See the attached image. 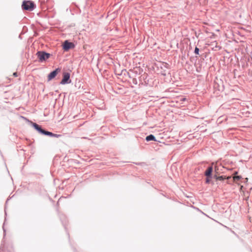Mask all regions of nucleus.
I'll use <instances>...</instances> for the list:
<instances>
[{
  "label": "nucleus",
  "instance_id": "obj_7",
  "mask_svg": "<svg viewBox=\"0 0 252 252\" xmlns=\"http://www.w3.org/2000/svg\"><path fill=\"white\" fill-rule=\"evenodd\" d=\"M61 71V67H57L51 71L47 75V81L49 82L54 79L58 73Z\"/></svg>",
  "mask_w": 252,
  "mask_h": 252
},
{
  "label": "nucleus",
  "instance_id": "obj_12",
  "mask_svg": "<svg viewBox=\"0 0 252 252\" xmlns=\"http://www.w3.org/2000/svg\"><path fill=\"white\" fill-rule=\"evenodd\" d=\"M145 140L147 142H150L151 141H157L156 137L152 134L147 135L145 138Z\"/></svg>",
  "mask_w": 252,
  "mask_h": 252
},
{
  "label": "nucleus",
  "instance_id": "obj_9",
  "mask_svg": "<svg viewBox=\"0 0 252 252\" xmlns=\"http://www.w3.org/2000/svg\"><path fill=\"white\" fill-rule=\"evenodd\" d=\"M215 174H214V179L215 181V184H217V185H219V181H224L225 179H226V177L224 176H223V175H218L217 174V169L215 167Z\"/></svg>",
  "mask_w": 252,
  "mask_h": 252
},
{
  "label": "nucleus",
  "instance_id": "obj_18",
  "mask_svg": "<svg viewBox=\"0 0 252 252\" xmlns=\"http://www.w3.org/2000/svg\"><path fill=\"white\" fill-rule=\"evenodd\" d=\"M123 72H126V69H124V70H123L122 71V73L121 74H118V75H121L122 74V73ZM127 73L128 74V73L127 72Z\"/></svg>",
  "mask_w": 252,
  "mask_h": 252
},
{
  "label": "nucleus",
  "instance_id": "obj_14",
  "mask_svg": "<svg viewBox=\"0 0 252 252\" xmlns=\"http://www.w3.org/2000/svg\"><path fill=\"white\" fill-rule=\"evenodd\" d=\"M199 51H200L198 47H195L194 50V53L195 55H199Z\"/></svg>",
  "mask_w": 252,
  "mask_h": 252
},
{
  "label": "nucleus",
  "instance_id": "obj_11",
  "mask_svg": "<svg viewBox=\"0 0 252 252\" xmlns=\"http://www.w3.org/2000/svg\"><path fill=\"white\" fill-rule=\"evenodd\" d=\"M60 218L63 226H64L65 229L66 230V225L67 223V219L65 216L63 214L60 215Z\"/></svg>",
  "mask_w": 252,
  "mask_h": 252
},
{
  "label": "nucleus",
  "instance_id": "obj_15",
  "mask_svg": "<svg viewBox=\"0 0 252 252\" xmlns=\"http://www.w3.org/2000/svg\"><path fill=\"white\" fill-rule=\"evenodd\" d=\"M53 135L52 137H55V138H59L62 136V135L61 134H58L56 133H53Z\"/></svg>",
  "mask_w": 252,
  "mask_h": 252
},
{
  "label": "nucleus",
  "instance_id": "obj_21",
  "mask_svg": "<svg viewBox=\"0 0 252 252\" xmlns=\"http://www.w3.org/2000/svg\"><path fill=\"white\" fill-rule=\"evenodd\" d=\"M4 211H5V215L6 216L7 214H6L5 210H4Z\"/></svg>",
  "mask_w": 252,
  "mask_h": 252
},
{
  "label": "nucleus",
  "instance_id": "obj_5",
  "mask_svg": "<svg viewBox=\"0 0 252 252\" xmlns=\"http://www.w3.org/2000/svg\"><path fill=\"white\" fill-rule=\"evenodd\" d=\"M71 83L70 79V73L68 72L64 71L63 73V78L60 82V84L66 85Z\"/></svg>",
  "mask_w": 252,
  "mask_h": 252
},
{
  "label": "nucleus",
  "instance_id": "obj_20",
  "mask_svg": "<svg viewBox=\"0 0 252 252\" xmlns=\"http://www.w3.org/2000/svg\"><path fill=\"white\" fill-rule=\"evenodd\" d=\"M143 163H142V162H134V164H135L136 165H141Z\"/></svg>",
  "mask_w": 252,
  "mask_h": 252
},
{
  "label": "nucleus",
  "instance_id": "obj_13",
  "mask_svg": "<svg viewBox=\"0 0 252 252\" xmlns=\"http://www.w3.org/2000/svg\"><path fill=\"white\" fill-rule=\"evenodd\" d=\"M44 135L52 137V135H53L52 132L48 131L46 129Z\"/></svg>",
  "mask_w": 252,
  "mask_h": 252
},
{
  "label": "nucleus",
  "instance_id": "obj_10",
  "mask_svg": "<svg viewBox=\"0 0 252 252\" xmlns=\"http://www.w3.org/2000/svg\"><path fill=\"white\" fill-rule=\"evenodd\" d=\"M5 221H6V218H5V220H4V221L3 223V226H2V229H3V239H4L5 236H6V229H5L4 228V225L5 224ZM4 240H2V243L1 244V246H0V252H3L4 250Z\"/></svg>",
  "mask_w": 252,
  "mask_h": 252
},
{
  "label": "nucleus",
  "instance_id": "obj_16",
  "mask_svg": "<svg viewBox=\"0 0 252 252\" xmlns=\"http://www.w3.org/2000/svg\"><path fill=\"white\" fill-rule=\"evenodd\" d=\"M235 179H236V180H237L239 181V180H240L242 179V177H241V176H240V175H237V176H236L235 177Z\"/></svg>",
  "mask_w": 252,
  "mask_h": 252
},
{
  "label": "nucleus",
  "instance_id": "obj_6",
  "mask_svg": "<svg viewBox=\"0 0 252 252\" xmlns=\"http://www.w3.org/2000/svg\"><path fill=\"white\" fill-rule=\"evenodd\" d=\"M75 45L73 42H70L69 40L64 41L62 45V48L64 51L67 52L70 49H74Z\"/></svg>",
  "mask_w": 252,
  "mask_h": 252
},
{
  "label": "nucleus",
  "instance_id": "obj_3",
  "mask_svg": "<svg viewBox=\"0 0 252 252\" xmlns=\"http://www.w3.org/2000/svg\"><path fill=\"white\" fill-rule=\"evenodd\" d=\"M36 56L39 63H44L46 62L51 57L52 55L45 51L41 50L37 51L36 53Z\"/></svg>",
  "mask_w": 252,
  "mask_h": 252
},
{
  "label": "nucleus",
  "instance_id": "obj_17",
  "mask_svg": "<svg viewBox=\"0 0 252 252\" xmlns=\"http://www.w3.org/2000/svg\"><path fill=\"white\" fill-rule=\"evenodd\" d=\"M13 76L15 77H16L18 76V73L17 72H15L13 73Z\"/></svg>",
  "mask_w": 252,
  "mask_h": 252
},
{
  "label": "nucleus",
  "instance_id": "obj_1",
  "mask_svg": "<svg viewBox=\"0 0 252 252\" xmlns=\"http://www.w3.org/2000/svg\"><path fill=\"white\" fill-rule=\"evenodd\" d=\"M214 168L213 165H210L207 167V169L204 173V176L206 177L205 179V183L206 184H211L213 186L215 184L214 179V174H213Z\"/></svg>",
  "mask_w": 252,
  "mask_h": 252
},
{
  "label": "nucleus",
  "instance_id": "obj_19",
  "mask_svg": "<svg viewBox=\"0 0 252 252\" xmlns=\"http://www.w3.org/2000/svg\"><path fill=\"white\" fill-rule=\"evenodd\" d=\"M133 83L135 85L137 84V81L136 79H133Z\"/></svg>",
  "mask_w": 252,
  "mask_h": 252
},
{
  "label": "nucleus",
  "instance_id": "obj_24",
  "mask_svg": "<svg viewBox=\"0 0 252 252\" xmlns=\"http://www.w3.org/2000/svg\"><path fill=\"white\" fill-rule=\"evenodd\" d=\"M9 199H7L6 200V202L8 201Z\"/></svg>",
  "mask_w": 252,
  "mask_h": 252
},
{
  "label": "nucleus",
  "instance_id": "obj_4",
  "mask_svg": "<svg viewBox=\"0 0 252 252\" xmlns=\"http://www.w3.org/2000/svg\"><path fill=\"white\" fill-rule=\"evenodd\" d=\"M22 117L25 119H26L28 122H30L31 124V126L33 127V128L36 130L39 134L44 135L46 129L42 127V126L35 123L32 122V121H29L26 118L22 116Z\"/></svg>",
  "mask_w": 252,
  "mask_h": 252
},
{
  "label": "nucleus",
  "instance_id": "obj_22",
  "mask_svg": "<svg viewBox=\"0 0 252 252\" xmlns=\"http://www.w3.org/2000/svg\"><path fill=\"white\" fill-rule=\"evenodd\" d=\"M19 38H21V36L20 35L19 36Z\"/></svg>",
  "mask_w": 252,
  "mask_h": 252
},
{
  "label": "nucleus",
  "instance_id": "obj_23",
  "mask_svg": "<svg viewBox=\"0 0 252 252\" xmlns=\"http://www.w3.org/2000/svg\"><path fill=\"white\" fill-rule=\"evenodd\" d=\"M27 28V27L26 26H24L23 28Z\"/></svg>",
  "mask_w": 252,
  "mask_h": 252
},
{
  "label": "nucleus",
  "instance_id": "obj_8",
  "mask_svg": "<svg viewBox=\"0 0 252 252\" xmlns=\"http://www.w3.org/2000/svg\"><path fill=\"white\" fill-rule=\"evenodd\" d=\"M169 67V64L165 62H162L158 66V68H159L162 69L160 73L163 76H166L165 68H168Z\"/></svg>",
  "mask_w": 252,
  "mask_h": 252
},
{
  "label": "nucleus",
  "instance_id": "obj_2",
  "mask_svg": "<svg viewBox=\"0 0 252 252\" xmlns=\"http://www.w3.org/2000/svg\"><path fill=\"white\" fill-rule=\"evenodd\" d=\"M21 6L23 10L32 11L36 8V4L32 0H24Z\"/></svg>",
  "mask_w": 252,
  "mask_h": 252
}]
</instances>
